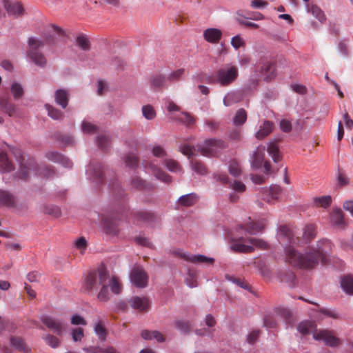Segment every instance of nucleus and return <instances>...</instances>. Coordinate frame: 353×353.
I'll list each match as a JSON object with an SVG mask.
<instances>
[{
  "label": "nucleus",
  "instance_id": "obj_1",
  "mask_svg": "<svg viewBox=\"0 0 353 353\" xmlns=\"http://www.w3.org/2000/svg\"><path fill=\"white\" fill-rule=\"evenodd\" d=\"M332 250V243L325 239L318 241L315 247H312L305 254L299 252L293 247L285 248L288 262L301 269L314 268L321 261L323 264L327 262V255Z\"/></svg>",
  "mask_w": 353,
  "mask_h": 353
},
{
  "label": "nucleus",
  "instance_id": "obj_2",
  "mask_svg": "<svg viewBox=\"0 0 353 353\" xmlns=\"http://www.w3.org/2000/svg\"><path fill=\"white\" fill-rule=\"evenodd\" d=\"M19 162L20 168L17 176L19 179H27L31 174L44 178H50L55 174L52 166H39L34 159L26 160L25 157L21 155Z\"/></svg>",
  "mask_w": 353,
  "mask_h": 353
},
{
  "label": "nucleus",
  "instance_id": "obj_3",
  "mask_svg": "<svg viewBox=\"0 0 353 353\" xmlns=\"http://www.w3.org/2000/svg\"><path fill=\"white\" fill-rule=\"evenodd\" d=\"M238 77L239 70L236 66L226 65L206 77L205 82L210 84L218 83L221 86L227 87L234 83Z\"/></svg>",
  "mask_w": 353,
  "mask_h": 353
},
{
  "label": "nucleus",
  "instance_id": "obj_4",
  "mask_svg": "<svg viewBox=\"0 0 353 353\" xmlns=\"http://www.w3.org/2000/svg\"><path fill=\"white\" fill-rule=\"evenodd\" d=\"M109 279V273L105 266H100L97 270L90 271L85 279V288L87 290H97Z\"/></svg>",
  "mask_w": 353,
  "mask_h": 353
},
{
  "label": "nucleus",
  "instance_id": "obj_5",
  "mask_svg": "<svg viewBox=\"0 0 353 353\" xmlns=\"http://www.w3.org/2000/svg\"><path fill=\"white\" fill-rule=\"evenodd\" d=\"M226 143L220 139H209L197 145L198 152L204 157H212L218 154L221 150L226 148Z\"/></svg>",
  "mask_w": 353,
  "mask_h": 353
},
{
  "label": "nucleus",
  "instance_id": "obj_6",
  "mask_svg": "<svg viewBox=\"0 0 353 353\" xmlns=\"http://www.w3.org/2000/svg\"><path fill=\"white\" fill-rule=\"evenodd\" d=\"M30 47L28 51V56L37 65L43 68L46 66L47 61L44 55L38 51V49L44 46V43L39 39L31 37L28 40Z\"/></svg>",
  "mask_w": 353,
  "mask_h": 353
},
{
  "label": "nucleus",
  "instance_id": "obj_7",
  "mask_svg": "<svg viewBox=\"0 0 353 353\" xmlns=\"http://www.w3.org/2000/svg\"><path fill=\"white\" fill-rule=\"evenodd\" d=\"M313 338L316 341H322L326 345L330 347H337L340 344V340L337 338L334 332L330 330H319L315 331Z\"/></svg>",
  "mask_w": 353,
  "mask_h": 353
},
{
  "label": "nucleus",
  "instance_id": "obj_8",
  "mask_svg": "<svg viewBox=\"0 0 353 353\" xmlns=\"http://www.w3.org/2000/svg\"><path fill=\"white\" fill-rule=\"evenodd\" d=\"M174 253L184 261L192 263L213 264L214 262V259L213 258L207 257L201 254H192L184 252L181 250H176Z\"/></svg>",
  "mask_w": 353,
  "mask_h": 353
},
{
  "label": "nucleus",
  "instance_id": "obj_9",
  "mask_svg": "<svg viewBox=\"0 0 353 353\" xmlns=\"http://www.w3.org/2000/svg\"><path fill=\"white\" fill-rule=\"evenodd\" d=\"M41 321L48 328L52 330L59 336H62L65 330V326L63 322L51 316L44 315L41 318Z\"/></svg>",
  "mask_w": 353,
  "mask_h": 353
},
{
  "label": "nucleus",
  "instance_id": "obj_10",
  "mask_svg": "<svg viewBox=\"0 0 353 353\" xmlns=\"http://www.w3.org/2000/svg\"><path fill=\"white\" fill-rule=\"evenodd\" d=\"M265 220L261 219L257 221H252L250 218L240 225V228L250 234H256L262 232L265 228Z\"/></svg>",
  "mask_w": 353,
  "mask_h": 353
},
{
  "label": "nucleus",
  "instance_id": "obj_11",
  "mask_svg": "<svg viewBox=\"0 0 353 353\" xmlns=\"http://www.w3.org/2000/svg\"><path fill=\"white\" fill-rule=\"evenodd\" d=\"M130 280L138 288H145L148 284V276L141 267L134 268L130 273Z\"/></svg>",
  "mask_w": 353,
  "mask_h": 353
},
{
  "label": "nucleus",
  "instance_id": "obj_12",
  "mask_svg": "<svg viewBox=\"0 0 353 353\" xmlns=\"http://www.w3.org/2000/svg\"><path fill=\"white\" fill-rule=\"evenodd\" d=\"M259 73L264 81H269L275 77V69L273 64L266 59H261Z\"/></svg>",
  "mask_w": 353,
  "mask_h": 353
},
{
  "label": "nucleus",
  "instance_id": "obj_13",
  "mask_svg": "<svg viewBox=\"0 0 353 353\" xmlns=\"http://www.w3.org/2000/svg\"><path fill=\"white\" fill-rule=\"evenodd\" d=\"M330 222L336 228L343 230L347 223L344 219V214L341 209H334L330 214Z\"/></svg>",
  "mask_w": 353,
  "mask_h": 353
},
{
  "label": "nucleus",
  "instance_id": "obj_14",
  "mask_svg": "<svg viewBox=\"0 0 353 353\" xmlns=\"http://www.w3.org/2000/svg\"><path fill=\"white\" fill-rule=\"evenodd\" d=\"M130 305L139 312H145L148 310L150 303L145 297L134 296L129 299Z\"/></svg>",
  "mask_w": 353,
  "mask_h": 353
},
{
  "label": "nucleus",
  "instance_id": "obj_15",
  "mask_svg": "<svg viewBox=\"0 0 353 353\" xmlns=\"http://www.w3.org/2000/svg\"><path fill=\"white\" fill-rule=\"evenodd\" d=\"M279 240L282 243H296V239L294 238L293 232L286 225H281L279 230Z\"/></svg>",
  "mask_w": 353,
  "mask_h": 353
},
{
  "label": "nucleus",
  "instance_id": "obj_16",
  "mask_svg": "<svg viewBox=\"0 0 353 353\" xmlns=\"http://www.w3.org/2000/svg\"><path fill=\"white\" fill-rule=\"evenodd\" d=\"M46 157L51 161L61 163L65 168H71L72 165V163L69 159L57 152H48L46 154Z\"/></svg>",
  "mask_w": 353,
  "mask_h": 353
},
{
  "label": "nucleus",
  "instance_id": "obj_17",
  "mask_svg": "<svg viewBox=\"0 0 353 353\" xmlns=\"http://www.w3.org/2000/svg\"><path fill=\"white\" fill-rule=\"evenodd\" d=\"M3 3L5 9L10 15L21 16L23 13V8L21 3L12 2L9 0H3Z\"/></svg>",
  "mask_w": 353,
  "mask_h": 353
},
{
  "label": "nucleus",
  "instance_id": "obj_18",
  "mask_svg": "<svg viewBox=\"0 0 353 353\" xmlns=\"http://www.w3.org/2000/svg\"><path fill=\"white\" fill-rule=\"evenodd\" d=\"M131 185L133 188L144 192L151 191L154 189L153 184L148 183L138 176H134L132 178Z\"/></svg>",
  "mask_w": 353,
  "mask_h": 353
},
{
  "label": "nucleus",
  "instance_id": "obj_19",
  "mask_svg": "<svg viewBox=\"0 0 353 353\" xmlns=\"http://www.w3.org/2000/svg\"><path fill=\"white\" fill-rule=\"evenodd\" d=\"M17 106L11 102L10 97L7 96L0 97V110L8 114L10 117L14 115Z\"/></svg>",
  "mask_w": 353,
  "mask_h": 353
},
{
  "label": "nucleus",
  "instance_id": "obj_20",
  "mask_svg": "<svg viewBox=\"0 0 353 353\" xmlns=\"http://www.w3.org/2000/svg\"><path fill=\"white\" fill-rule=\"evenodd\" d=\"M222 37V32L217 28H208L203 32L205 40L211 43H217Z\"/></svg>",
  "mask_w": 353,
  "mask_h": 353
},
{
  "label": "nucleus",
  "instance_id": "obj_21",
  "mask_svg": "<svg viewBox=\"0 0 353 353\" xmlns=\"http://www.w3.org/2000/svg\"><path fill=\"white\" fill-rule=\"evenodd\" d=\"M265 147L259 146L254 152L252 157V166L254 168H259L262 166L264 161Z\"/></svg>",
  "mask_w": 353,
  "mask_h": 353
},
{
  "label": "nucleus",
  "instance_id": "obj_22",
  "mask_svg": "<svg viewBox=\"0 0 353 353\" xmlns=\"http://www.w3.org/2000/svg\"><path fill=\"white\" fill-rule=\"evenodd\" d=\"M11 345L18 351L23 353H30V349L25 341L19 336H12L10 339Z\"/></svg>",
  "mask_w": 353,
  "mask_h": 353
},
{
  "label": "nucleus",
  "instance_id": "obj_23",
  "mask_svg": "<svg viewBox=\"0 0 353 353\" xmlns=\"http://www.w3.org/2000/svg\"><path fill=\"white\" fill-rule=\"evenodd\" d=\"M245 241L243 238H240L238 240L234 241L231 245V249L236 252L241 253H250L254 251V248L252 245H245L242 241Z\"/></svg>",
  "mask_w": 353,
  "mask_h": 353
},
{
  "label": "nucleus",
  "instance_id": "obj_24",
  "mask_svg": "<svg viewBox=\"0 0 353 353\" xmlns=\"http://www.w3.org/2000/svg\"><path fill=\"white\" fill-rule=\"evenodd\" d=\"M16 204L14 196L8 192L0 190V205L12 208Z\"/></svg>",
  "mask_w": 353,
  "mask_h": 353
},
{
  "label": "nucleus",
  "instance_id": "obj_25",
  "mask_svg": "<svg viewBox=\"0 0 353 353\" xmlns=\"http://www.w3.org/2000/svg\"><path fill=\"white\" fill-rule=\"evenodd\" d=\"M103 228L106 233L110 234H117L119 232V226L116 220L108 217L103 219Z\"/></svg>",
  "mask_w": 353,
  "mask_h": 353
},
{
  "label": "nucleus",
  "instance_id": "obj_26",
  "mask_svg": "<svg viewBox=\"0 0 353 353\" xmlns=\"http://www.w3.org/2000/svg\"><path fill=\"white\" fill-rule=\"evenodd\" d=\"M88 172L93 176L97 183H99L103 181V172L101 164L94 165V163L91 162L88 168Z\"/></svg>",
  "mask_w": 353,
  "mask_h": 353
},
{
  "label": "nucleus",
  "instance_id": "obj_27",
  "mask_svg": "<svg viewBox=\"0 0 353 353\" xmlns=\"http://www.w3.org/2000/svg\"><path fill=\"white\" fill-rule=\"evenodd\" d=\"M148 167L152 170V174L157 179L166 183H169L171 182V176L168 174L165 173L164 171L161 170L160 168L157 167L154 164L150 163V165H148Z\"/></svg>",
  "mask_w": 353,
  "mask_h": 353
},
{
  "label": "nucleus",
  "instance_id": "obj_28",
  "mask_svg": "<svg viewBox=\"0 0 353 353\" xmlns=\"http://www.w3.org/2000/svg\"><path fill=\"white\" fill-rule=\"evenodd\" d=\"M298 331L303 335H307L310 333L314 334L316 330V325L314 323L311 321H303L299 324L297 327Z\"/></svg>",
  "mask_w": 353,
  "mask_h": 353
},
{
  "label": "nucleus",
  "instance_id": "obj_29",
  "mask_svg": "<svg viewBox=\"0 0 353 353\" xmlns=\"http://www.w3.org/2000/svg\"><path fill=\"white\" fill-rule=\"evenodd\" d=\"M166 77L161 74H154L150 78V85L152 89L163 87L166 82Z\"/></svg>",
  "mask_w": 353,
  "mask_h": 353
},
{
  "label": "nucleus",
  "instance_id": "obj_30",
  "mask_svg": "<svg viewBox=\"0 0 353 353\" xmlns=\"http://www.w3.org/2000/svg\"><path fill=\"white\" fill-rule=\"evenodd\" d=\"M341 285L342 289L348 294H353V275L347 274L341 278Z\"/></svg>",
  "mask_w": 353,
  "mask_h": 353
},
{
  "label": "nucleus",
  "instance_id": "obj_31",
  "mask_svg": "<svg viewBox=\"0 0 353 353\" xmlns=\"http://www.w3.org/2000/svg\"><path fill=\"white\" fill-rule=\"evenodd\" d=\"M13 170L14 166L8 159L7 154L3 152H0V170L9 172Z\"/></svg>",
  "mask_w": 353,
  "mask_h": 353
},
{
  "label": "nucleus",
  "instance_id": "obj_32",
  "mask_svg": "<svg viewBox=\"0 0 353 353\" xmlns=\"http://www.w3.org/2000/svg\"><path fill=\"white\" fill-rule=\"evenodd\" d=\"M55 101L56 103L65 108L68 105V94L64 90H57L55 92Z\"/></svg>",
  "mask_w": 353,
  "mask_h": 353
},
{
  "label": "nucleus",
  "instance_id": "obj_33",
  "mask_svg": "<svg viewBox=\"0 0 353 353\" xmlns=\"http://www.w3.org/2000/svg\"><path fill=\"white\" fill-rule=\"evenodd\" d=\"M273 129V123L269 121H265L263 126L261 127L259 130L256 133V137L258 139H262L270 134Z\"/></svg>",
  "mask_w": 353,
  "mask_h": 353
},
{
  "label": "nucleus",
  "instance_id": "obj_34",
  "mask_svg": "<svg viewBox=\"0 0 353 353\" xmlns=\"http://www.w3.org/2000/svg\"><path fill=\"white\" fill-rule=\"evenodd\" d=\"M123 161L126 166L130 168H135L139 165V157L136 154L133 152L127 154L123 157Z\"/></svg>",
  "mask_w": 353,
  "mask_h": 353
},
{
  "label": "nucleus",
  "instance_id": "obj_35",
  "mask_svg": "<svg viewBox=\"0 0 353 353\" xmlns=\"http://www.w3.org/2000/svg\"><path fill=\"white\" fill-rule=\"evenodd\" d=\"M108 280V285L110 286L112 292L115 294H120L122 290V286L119 279L117 276H112Z\"/></svg>",
  "mask_w": 353,
  "mask_h": 353
},
{
  "label": "nucleus",
  "instance_id": "obj_36",
  "mask_svg": "<svg viewBox=\"0 0 353 353\" xmlns=\"http://www.w3.org/2000/svg\"><path fill=\"white\" fill-rule=\"evenodd\" d=\"M316 236V228L313 224L307 225L303 233V238L305 241V243L309 242Z\"/></svg>",
  "mask_w": 353,
  "mask_h": 353
},
{
  "label": "nucleus",
  "instance_id": "obj_37",
  "mask_svg": "<svg viewBox=\"0 0 353 353\" xmlns=\"http://www.w3.org/2000/svg\"><path fill=\"white\" fill-rule=\"evenodd\" d=\"M241 94L237 92L228 93L223 99V103L225 106H230L233 103L240 101Z\"/></svg>",
  "mask_w": 353,
  "mask_h": 353
},
{
  "label": "nucleus",
  "instance_id": "obj_38",
  "mask_svg": "<svg viewBox=\"0 0 353 353\" xmlns=\"http://www.w3.org/2000/svg\"><path fill=\"white\" fill-rule=\"evenodd\" d=\"M94 332L101 341H105L108 336V332L105 326L100 321L97 323L94 327Z\"/></svg>",
  "mask_w": 353,
  "mask_h": 353
},
{
  "label": "nucleus",
  "instance_id": "obj_39",
  "mask_svg": "<svg viewBox=\"0 0 353 353\" xmlns=\"http://www.w3.org/2000/svg\"><path fill=\"white\" fill-rule=\"evenodd\" d=\"M196 201V195L194 194H188L181 196L179 199V203L181 205L189 207L194 205Z\"/></svg>",
  "mask_w": 353,
  "mask_h": 353
},
{
  "label": "nucleus",
  "instance_id": "obj_40",
  "mask_svg": "<svg viewBox=\"0 0 353 353\" xmlns=\"http://www.w3.org/2000/svg\"><path fill=\"white\" fill-rule=\"evenodd\" d=\"M268 152L270 156H272V158L273 161L275 163H277L280 160V154H279V150L278 146L274 143H270L268 148Z\"/></svg>",
  "mask_w": 353,
  "mask_h": 353
},
{
  "label": "nucleus",
  "instance_id": "obj_41",
  "mask_svg": "<svg viewBox=\"0 0 353 353\" xmlns=\"http://www.w3.org/2000/svg\"><path fill=\"white\" fill-rule=\"evenodd\" d=\"M332 202L331 196H323L321 197H316L314 199V203L317 207H323L324 208L330 206Z\"/></svg>",
  "mask_w": 353,
  "mask_h": 353
},
{
  "label": "nucleus",
  "instance_id": "obj_42",
  "mask_svg": "<svg viewBox=\"0 0 353 353\" xmlns=\"http://www.w3.org/2000/svg\"><path fill=\"white\" fill-rule=\"evenodd\" d=\"M108 287L107 281L101 285L100 291L97 294V298L99 301L106 302L109 300L110 296Z\"/></svg>",
  "mask_w": 353,
  "mask_h": 353
},
{
  "label": "nucleus",
  "instance_id": "obj_43",
  "mask_svg": "<svg viewBox=\"0 0 353 353\" xmlns=\"http://www.w3.org/2000/svg\"><path fill=\"white\" fill-rule=\"evenodd\" d=\"M319 312L327 317L334 319H339L341 318L340 314L334 309L321 307L319 309Z\"/></svg>",
  "mask_w": 353,
  "mask_h": 353
},
{
  "label": "nucleus",
  "instance_id": "obj_44",
  "mask_svg": "<svg viewBox=\"0 0 353 353\" xmlns=\"http://www.w3.org/2000/svg\"><path fill=\"white\" fill-rule=\"evenodd\" d=\"M247 119V114L245 110L239 109L234 118V123L236 125H241L243 124Z\"/></svg>",
  "mask_w": 353,
  "mask_h": 353
},
{
  "label": "nucleus",
  "instance_id": "obj_45",
  "mask_svg": "<svg viewBox=\"0 0 353 353\" xmlns=\"http://www.w3.org/2000/svg\"><path fill=\"white\" fill-rule=\"evenodd\" d=\"M135 217L137 221L150 222L154 220V216L148 212L139 211L136 212Z\"/></svg>",
  "mask_w": 353,
  "mask_h": 353
},
{
  "label": "nucleus",
  "instance_id": "obj_46",
  "mask_svg": "<svg viewBox=\"0 0 353 353\" xmlns=\"http://www.w3.org/2000/svg\"><path fill=\"white\" fill-rule=\"evenodd\" d=\"M43 339L46 344L52 348H56L60 345V340L54 335L46 334L43 336Z\"/></svg>",
  "mask_w": 353,
  "mask_h": 353
},
{
  "label": "nucleus",
  "instance_id": "obj_47",
  "mask_svg": "<svg viewBox=\"0 0 353 353\" xmlns=\"http://www.w3.org/2000/svg\"><path fill=\"white\" fill-rule=\"evenodd\" d=\"M142 113L144 117L148 120H152L156 117V112L150 105H143L142 107Z\"/></svg>",
  "mask_w": 353,
  "mask_h": 353
},
{
  "label": "nucleus",
  "instance_id": "obj_48",
  "mask_svg": "<svg viewBox=\"0 0 353 353\" xmlns=\"http://www.w3.org/2000/svg\"><path fill=\"white\" fill-rule=\"evenodd\" d=\"M191 166L192 170L199 174L203 175L207 173L205 166L200 161L192 160L191 161Z\"/></svg>",
  "mask_w": 353,
  "mask_h": 353
},
{
  "label": "nucleus",
  "instance_id": "obj_49",
  "mask_svg": "<svg viewBox=\"0 0 353 353\" xmlns=\"http://www.w3.org/2000/svg\"><path fill=\"white\" fill-rule=\"evenodd\" d=\"M246 241L250 242L252 245V247L254 246L261 250H267L268 248V244L262 239L249 238Z\"/></svg>",
  "mask_w": 353,
  "mask_h": 353
},
{
  "label": "nucleus",
  "instance_id": "obj_50",
  "mask_svg": "<svg viewBox=\"0 0 353 353\" xmlns=\"http://www.w3.org/2000/svg\"><path fill=\"white\" fill-rule=\"evenodd\" d=\"M178 119L188 126H191L194 124L195 119L188 112H182L179 117Z\"/></svg>",
  "mask_w": 353,
  "mask_h": 353
},
{
  "label": "nucleus",
  "instance_id": "obj_51",
  "mask_svg": "<svg viewBox=\"0 0 353 353\" xmlns=\"http://www.w3.org/2000/svg\"><path fill=\"white\" fill-rule=\"evenodd\" d=\"M309 12H310L312 15L314 16L321 22H323L325 20V17L323 12L318 6L312 5L309 8Z\"/></svg>",
  "mask_w": 353,
  "mask_h": 353
},
{
  "label": "nucleus",
  "instance_id": "obj_52",
  "mask_svg": "<svg viewBox=\"0 0 353 353\" xmlns=\"http://www.w3.org/2000/svg\"><path fill=\"white\" fill-rule=\"evenodd\" d=\"M45 107L48 111V116L53 119H59L62 118L63 113L60 110L53 108L49 104H46Z\"/></svg>",
  "mask_w": 353,
  "mask_h": 353
},
{
  "label": "nucleus",
  "instance_id": "obj_53",
  "mask_svg": "<svg viewBox=\"0 0 353 353\" xmlns=\"http://www.w3.org/2000/svg\"><path fill=\"white\" fill-rule=\"evenodd\" d=\"M11 92L12 93L14 98L15 99H18L23 96V89L19 83L15 82L12 84Z\"/></svg>",
  "mask_w": 353,
  "mask_h": 353
},
{
  "label": "nucleus",
  "instance_id": "obj_54",
  "mask_svg": "<svg viewBox=\"0 0 353 353\" xmlns=\"http://www.w3.org/2000/svg\"><path fill=\"white\" fill-rule=\"evenodd\" d=\"M77 44L83 50H88L90 49V41L84 35H79L77 38Z\"/></svg>",
  "mask_w": 353,
  "mask_h": 353
},
{
  "label": "nucleus",
  "instance_id": "obj_55",
  "mask_svg": "<svg viewBox=\"0 0 353 353\" xmlns=\"http://www.w3.org/2000/svg\"><path fill=\"white\" fill-rule=\"evenodd\" d=\"M175 326L182 332L186 334L188 333L190 330V324L187 321L178 320L175 321Z\"/></svg>",
  "mask_w": 353,
  "mask_h": 353
},
{
  "label": "nucleus",
  "instance_id": "obj_56",
  "mask_svg": "<svg viewBox=\"0 0 353 353\" xmlns=\"http://www.w3.org/2000/svg\"><path fill=\"white\" fill-rule=\"evenodd\" d=\"M165 164L168 169L171 172H178L181 170L179 163L173 159L165 160Z\"/></svg>",
  "mask_w": 353,
  "mask_h": 353
},
{
  "label": "nucleus",
  "instance_id": "obj_57",
  "mask_svg": "<svg viewBox=\"0 0 353 353\" xmlns=\"http://www.w3.org/2000/svg\"><path fill=\"white\" fill-rule=\"evenodd\" d=\"M97 144L98 146L101 150H106L110 146V139L106 135H101L97 138Z\"/></svg>",
  "mask_w": 353,
  "mask_h": 353
},
{
  "label": "nucleus",
  "instance_id": "obj_58",
  "mask_svg": "<svg viewBox=\"0 0 353 353\" xmlns=\"http://www.w3.org/2000/svg\"><path fill=\"white\" fill-rule=\"evenodd\" d=\"M185 72V70L183 68L178 69L172 72L166 78L167 80L170 81H178L181 79V77L183 75Z\"/></svg>",
  "mask_w": 353,
  "mask_h": 353
},
{
  "label": "nucleus",
  "instance_id": "obj_59",
  "mask_svg": "<svg viewBox=\"0 0 353 353\" xmlns=\"http://www.w3.org/2000/svg\"><path fill=\"white\" fill-rule=\"evenodd\" d=\"M229 172L234 176H239L241 174V168L239 164L236 161H232L229 165Z\"/></svg>",
  "mask_w": 353,
  "mask_h": 353
},
{
  "label": "nucleus",
  "instance_id": "obj_60",
  "mask_svg": "<svg viewBox=\"0 0 353 353\" xmlns=\"http://www.w3.org/2000/svg\"><path fill=\"white\" fill-rule=\"evenodd\" d=\"M180 151L184 154L190 157L195 155L196 148L188 144H184L180 148Z\"/></svg>",
  "mask_w": 353,
  "mask_h": 353
},
{
  "label": "nucleus",
  "instance_id": "obj_61",
  "mask_svg": "<svg viewBox=\"0 0 353 353\" xmlns=\"http://www.w3.org/2000/svg\"><path fill=\"white\" fill-rule=\"evenodd\" d=\"M81 128L83 132L92 134L97 131V127L89 122L83 121Z\"/></svg>",
  "mask_w": 353,
  "mask_h": 353
},
{
  "label": "nucleus",
  "instance_id": "obj_62",
  "mask_svg": "<svg viewBox=\"0 0 353 353\" xmlns=\"http://www.w3.org/2000/svg\"><path fill=\"white\" fill-rule=\"evenodd\" d=\"M231 45L236 50H238L241 47H244L245 46V41L239 35H236L232 38Z\"/></svg>",
  "mask_w": 353,
  "mask_h": 353
},
{
  "label": "nucleus",
  "instance_id": "obj_63",
  "mask_svg": "<svg viewBox=\"0 0 353 353\" xmlns=\"http://www.w3.org/2000/svg\"><path fill=\"white\" fill-rule=\"evenodd\" d=\"M45 213L52 215L54 217H59L61 216L60 209L54 205L46 206L44 210Z\"/></svg>",
  "mask_w": 353,
  "mask_h": 353
},
{
  "label": "nucleus",
  "instance_id": "obj_64",
  "mask_svg": "<svg viewBox=\"0 0 353 353\" xmlns=\"http://www.w3.org/2000/svg\"><path fill=\"white\" fill-rule=\"evenodd\" d=\"M259 83V79L256 77L250 78L245 85V90L250 91L256 88Z\"/></svg>",
  "mask_w": 353,
  "mask_h": 353
}]
</instances>
